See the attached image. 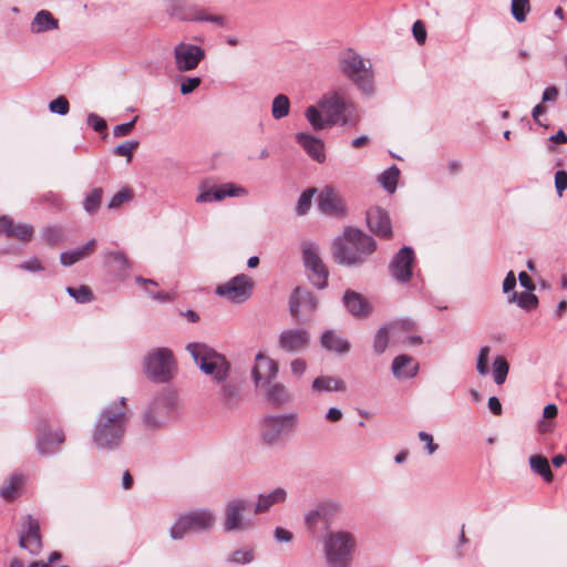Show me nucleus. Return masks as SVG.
I'll return each mask as SVG.
<instances>
[{
    "instance_id": "f257e3e1",
    "label": "nucleus",
    "mask_w": 567,
    "mask_h": 567,
    "mask_svg": "<svg viewBox=\"0 0 567 567\" xmlns=\"http://www.w3.org/2000/svg\"><path fill=\"white\" fill-rule=\"evenodd\" d=\"M131 420L127 399L121 396L102 408L92 429L96 449L113 451L121 446Z\"/></svg>"
},
{
    "instance_id": "f03ea898",
    "label": "nucleus",
    "mask_w": 567,
    "mask_h": 567,
    "mask_svg": "<svg viewBox=\"0 0 567 567\" xmlns=\"http://www.w3.org/2000/svg\"><path fill=\"white\" fill-rule=\"evenodd\" d=\"M377 248L374 239L362 230L347 227L343 236L333 240L332 255L340 265L358 266Z\"/></svg>"
},
{
    "instance_id": "7ed1b4c3",
    "label": "nucleus",
    "mask_w": 567,
    "mask_h": 567,
    "mask_svg": "<svg viewBox=\"0 0 567 567\" xmlns=\"http://www.w3.org/2000/svg\"><path fill=\"white\" fill-rule=\"evenodd\" d=\"M355 545V537L351 532L328 529L322 536L323 554L328 566L349 567Z\"/></svg>"
},
{
    "instance_id": "20e7f679",
    "label": "nucleus",
    "mask_w": 567,
    "mask_h": 567,
    "mask_svg": "<svg viewBox=\"0 0 567 567\" xmlns=\"http://www.w3.org/2000/svg\"><path fill=\"white\" fill-rule=\"evenodd\" d=\"M186 350L192 355L200 371L210 375L217 383L225 382L230 372V363L225 355L218 353L212 347L199 343L190 342L187 344Z\"/></svg>"
},
{
    "instance_id": "39448f33",
    "label": "nucleus",
    "mask_w": 567,
    "mask_h": 567,
    "mask_svg": "<svg viewBox=\"0 0 567 567\" xmlns=\"http://www.w3.org/2000/svg\"><path fill=\"white\" fill-rule=\"evenodd\" d=\"M319 107L328 118V125L336 124L355 126L360 115L354 105L348 101L341 91H329L319 102Z\"/></svg>"
},
{
    "instance_id": "423d86ee",
    "label": "nucleus",
    "mask_w": 567,
    "mask_h": 567,
    "mask_svg": "<svg viewBox=\"0 0 567 567\" xmlns=\"http://www.w3.org/2000/svg\"><path fill=\"white\" fill-rule=\"evenodd\" d=\"M299 424L297 412L268 414L260 421V440L264 445H279Z\"/></svg>"
},
{
    "instance_id": "0eeeda50",
    "label": "nucleus",
    "mask_w": 567,
    "mask_h": 567,
    "mask_svg": "<svg viewBox=\"0 0 567 567\" xmlns=\"http://www.w3.org/2000/svg\"><path fill=\"white\" fill-rule=\"evenodd\" d=\"M343 75L350 79L361 91L369 94L373 91V72L369 60L352 50L343 52L339 60Z\"/></svg>"
},
{
    "instance_id": "6e6552de",
    "label": "nucleus",
    "mask_w": 567,
    "mask_h": 567,
    "mask_svg": "<svg viewBox=\"0 0 567 567\" xmlns=\"http://www.w3.org/2000/svg\"><path fill=\"white\" fill-rule=\"evenodd\" d=\"M143 365L146 377L158 383L168 382L176 369L173 352L168 348H156L150 351L144 358Z\"/></svg>"
},
{
    "instance_id": "1a4fd4ad",
    "label": "nucleus",
    "mask_w": 567,
    "mask_h": 567,
    "mask_svg": "<svg viewBox=\"0 0 567 567\" xmlns=\"http://www.w3.org/2000/svg\"><path fill=\"white\" fill-rule=\"evenodd\" d=\"M215 515L208 508L193 509L179 515L171 527V537L182 539L188 532H205L215 524Z\"/></svg>"
},
{
    "instance_id": "9d476101",
    "label": "nucleus",
    "mask_w": 567,
    "mask_h": 567,
    "mask_svg": "<svg viewBox=\"0 0 567 567\" xmlns=\"http://www.w3.org/2000/svg\"><path fill=\"white\" fill-rule=\"evenodd\" d=\"M174 415V400L166 395L157 396L142 412V425L145 431L155 432L165 426Z\"/></svg>"
},
{
    "instance_id": "9b49d317",
    "label": "nucleus",
    "mask_w": 567,
    "mask_h": 567,
    "mask_svg": "<svg viewBox=\"0 0 567 567\" xmlns=\"http://www.w3.org/2000/svg\"><path fill=\"white\" fill-rule=\"evenodd\" d=\"M250 509V502L245 498H234L225 506L223 528L226 533L245 530L251 526V522L245 518V513Z\"/></svg>"
},
{
    "instance_id": "f8f14e48",
    "label": "nucleus",
    "mask_w": 567,
    "mask_h": 567,
    "mask_svg": "<svg viewBox=\"0 0 567 567\" xmlns=\"http://www.w3.org/2000/svg\"><path fill=\"white\" fill-rule=\"evenodd\" d=\"M252 288L254 281L247 275L240 274L226 284L217 286L216 295L231 302L241 303L250 298Z\"/></svg>"
},
{
    "instance_id": "ddd939ff",
    "label": "nucleus",
    "mask_w": 567,
    "mask_h": 567,
    "mask_svg": "<svg viewBox=\"0 0 567 567\" xmlns=\"http://www.w3.org/2000/svg\"><path fill=\"white\" fill-rule=\"evenodd\" d=\"M415 256L411 247H402L389 264L390 276L398 282L406 284L412 277V266Z\"/></svg>"
},
{
    "instance_id": "4468645a",
    "label": "nucleus",
    "mask_w": 567,
    "mask_h": 567,
    "mask_svg": "<svg viewBox=\"0 0 567 567\" xmlns=\"http://www.w3.org/2000/svg\"><path fill=\"white\" fill-rule=\"evenodd\" d=\"M175 65L179 72L192 71L205 58V51L194 44L179 43L174 48Z\"/></svg>"
},
{
    "instance_id": "2eb2a0df",
    "label": "nucleus",
    "mask_w": 567,
    "mask_h": 567,
    "mask_svg": "<svg viewBox=\"0 0 567 567\" xmlns=\"http://www.w3.org/2000/svg\"><path fill=\"white\" fill-rule=\"evenodd\" d=\"M278 364L266 354L258 352L255 357V364L251 370V378L256 388L274 381L278 377Z\"/></svg>"
},
{
    "instance_id": "dca6fc26",
    "label": "nucleus",
    "mask_w": 567,
    "mask_h": 567,
    "mask_svg": "<svg viewBox=\"0 0 567 567\" xmlns=\"http://www.w3.org/2000/svg\"><path fill=\"white\" fill-rule=\"evenodd\" d=\"M19 545L31 555H38L42 549L40 524L38 519L28 515L19 535Z\"/></svg>"
},
{
    "instance_id": "f3484780",
    "label": "nucleus",
    "mask_w": 567,
    "mask_h": 567,
    "mask_svg": "<svg viewBox=\"0 0 567 567\" xmlns=\"http://www.w3.org/2000/svg\"><path fill=\"white\" fill-rule=\"evenodd\" d=\"M391 338L394 342L404 346H419L423 342L421 336L414 333L415 322L411 319H402L390 323Z\"/></svg>"
},
{
    "instance_id": "a211bd4d",
    "label": "nucleus",
    "mask_w": 567,
    "mask_h": 567,
    "mask_svg": "<svg viewBox=\"0 0 567 567\" xmlns=\"http://www.w3.org/2000/svg\"><path fill=\"white\" fill-rule=\"evenodd\" d=\"M37 432V450L41 455L48 456L56 453L65 441L63 431L60 430L50 433L47 431V426L43 422L39 424Z\"/></svg>"
},
{
    "instance_id": "6ab92c4d",
    "label": "nucleus",
    "mask_w": 567,
    "mask_h": 567,
    "mask_svg": "<svg viewBox=\"0 0 567 567\" xmlns=\"http://www.w3.org/2000/svg\"><path fill=\"white\" fill-rule=\"evenodd\" d=\"M278 343L285 352H300L309 343V333L303 328L286 329L279 334Z\"/></svg>"
},
{
    "instance_id": "aec40b11",
    "label": "nucleus",
    "mask_w": 567,
    "mask_h": 567,
    "mask_svg": "<svg viewBox=\"0 0 567 567\" xmlns=\"http://www.w3.org/2000/svg\"><path fill=\"white\" fill-rule=\"evenodd\" d=\"M317 307L318 299L312 292L302 288L293 290L290 298V312L295 319L300 320L302 312L312 313Z\"/></svg>"
},
{
    "instance_id": "412c9836",
    "label": "nucleus",
    "mask_w": 567,
    "mask_h": 567,
    "mask_svg": "<svg viewBox=\"0 0 567 567\" xmlns=\"http://www.w3.org/2000/svg\"><path fill=\"white\" fill-rule=\"evenodd\" d=\"M260 389H262L265 400L274 408L288 405L293 400L291 391L277 380L264 384Z\"/></svg>"
},
{
    "instance_id": "4be33fe9",
    "label": "nucleus",
    "mask_w": 567,
    "mask_h": 567,
    "mask_svg": "<svg viewBox=\"0 0 567 567\" xmlns=\"http://www.w3.org/2000/svg\"><path fill=\"white\" fill-rule=\"evenodd\" d=\"M246 194V189L234 183H227L219 187L202 190L197 197V203L219 202L225 197H239Z\"/></svg>"
},
{
    "instance_id": "5701e85b",
    "label": "nucleus",
    "mask_w": 567,
    "mask_h": 567,
    "mask_svg": "<svg viewBox=\"0 0 567 567\" xmlns=\"http://www.w3.org/2000/svg\"><path fill=\"white\" fill-rule=\"evenodd\" d=\"M0 234L28 243L31 241L34 236V228L31 224L27 223L14 225L10 217L0 216Z\"/></svg>"
},
{
    "instance_id": "b1692460",
    "label": "nucleus",
    "mask_w": 567,
    "mask_h": 567,
    "mask_svg": "<svg viewBox=\"0 0 567 567\" xmlns=\"http://www.w3.org/2000/svg\"><path fill=\"white\" fill-rule=\"evenodd\" d=\"M367 224L370 230L379 237L388 238L392 235L390 217L379 207H372L367 212Z\"/></svg>"
},
{
    "instance_id": "393cba45",
    "label": "nucleus",
    "mask_w": 567,
    "mask_h": 567,
    "mask_svg": "<svg viewBox=\"0 0 567 567\" xmlns=\"http://www.w3.org/2000/svg\"><path fill=\"white\" fill-rule=\"evenodd\" d=\"M318 206L326 215L342 216L346 212V207L341 198L331 188H326L320 194Z\"/></svg>"
},
{
    "instance_id": "a878e982",
    "label": "nucleus",
    "mask_w": 567,
    "mask_h": 567,
    "mask_svg": "<svg viewBox=\"0 0 567 567\" xmlns=\"http://www.w3.org/2000/svg\"><path fill=\"white\" fill-rule=\"evenodd\" d=\"M287 495V491L284 487H276L268 493L259 494L255 503L254 513L262 514L268 512L274 505L285 503Z\"/></svg>"
},
{
    "instance_id": "bb28decb",
    "label": "nucleus",
    "mask_w": 567,
    "mask_h": 567,
    "mask_svg": "<svg viewBox=\"0 0 567 567\" xmlns=\"http://www.w3.org/2000/svg\"><path fill=\"white\" fill-rule=\"evenodd\" d=\"M343 305L355 317H367L371 312L369 301L362 295L350 289L344 292Z\"/></svg>"
},
{
    "instance_id": "cd10ccee",
    "label": "nucleus",
    "mask_w": 567,
    "mask_h": 567,
    "mask_svg": "<svg viewBox=\"0 0 567 567\" xmlns=\"http://www.w3.org/2000/svg\"><path fill=\"white\" fill-rule=\"evenodd\" d=\"M296 141L312 159L319 163L324 161V144L320 138L306 133H298Z\"/></svg>"
},
{
    "instance_id": "c85d7f7f",
    "label": "nucleus",
    "mask_w": 567,
    "mask_h": 567,
    "mask_svg": "<svg viewBox=\"0 0 567 567\" xmlns=\"http://www.w3.org/2000/svg\"><path fill=\"white\" fill-rule=\"evenodd\" d=\"M392 373L396 379H412L419 371V364L408 354H400L393 359Z\"/></svg>"
},
{
    "instance_id": "c756f323",
    "label": "nucleus",
    "mask_w": 567,
    "mask_h": 567,
    "mask_svg": "<svg viewBox=\"0 0 567 567\" xmlns=\"http://www.w3.org/2000/svg\"><path fill=\"white\" fill-rule=\"evenodd\" d=\"M313 392L321 394L326 392H343L346 383L342 379L332 375H319L311 383Z\"/></svg>"
},
{
    "instance_id": "7c9ffc66",
    "label": "nucleus",
    "mask_w": 567,
    "mask_h": 567,
    "mask_svg": "<svg viewBox=\"0 0 567 567\" xmlns=\"http://www.w3.org/2000/svg\"><path fill=\"white\" fill-rule=\"evenodd\" d=\"M320 344L327 351H333L340 354L347 353L350 349L349 341L333 330H326L322 332Z\"/></svg>"
},
{
    "instance_id": "2f4dec72",
    "label": "nucleus",
    "mask_w": 567,
    "mask_h": 567,
    "mask_svg": "<svg viewBox=\"0 0 567 567\" xmlns=\"http://www.w3.org/2000/svg\"><path fill=\"white\" fill-rule=\"evenodd\" d=\"M95 239L89 240L85 245L76 247L71 251H64L60 256V261L63 266L69 267L85 256L90 255L95 248Z\"/></svg>"
},
{
    "instance_id": "473e14b6",
    "label": "nucleus",
    "mask_w": 567,
    "mask_h": 567,
    "mask_svg": "<svg viewBox=\"0 0 567 567\" xmlns=\"http://www.w3.org/2000/svg\"><path fill=\"white\" fill-rule=\"evenodd\" d=\"M58 28L59 21L47 10L39 11L31 24V29L34 33H42Z\"/></svg>"
},
{
    "instance_id": "72a5a7b5",
    "label": "nucleus",
    "mask_w": 567,
    "mask_h": 567,
    "mask_svg": "<svg viewBox=\"0 0 567 567\" xmlns=\"http://www.w3.org/2000/svg\"><path fill=\"white\" fill-rule=\"evenodd\" d=\"M321 519L324 524L330 525L341 513L342 504L336 499H324L317 503Z\"/></svg>"
},
{
    "instance_id": "f704fd0d",
    "label": "nucleus",
    "mask_w": 567,
    "mask_h": 567,
    "mask_svg": "<svg viewBox=\"0 0 567 567\" xmlns=\"http://www.w3.org/2000/svg\"><path fill=\"white\" fill-rule=\"evenodd\" d=\"M508 302H515L525 310H533L538 306V298L530 290H527L519 293L513 292L508 296Z\"/></svg>"
},
{
    "instance_id": "c9c22d12",
    "label": "nucleus",
    "mask_w": 567,
    "mask_h": 567,
    "mask_svg": "<svg viewBox=\"0 0 567 567\" xmlns=\"http://www.w3.org/2000/svg\"><path fill=\"white\" fill-rule=\"evenodd\" d=\"M307 271L308 277L313 286H316L318 289H323L327 287L329 274L322 261L307 269Z\"/></svg>"
},
{
    "instance_id": "e433bc0d",
    "label": "nucleus",
    "mask_w": 567,
    "mask_h": 567,
    "mask_svg": "<svg viewBox=\"0 0 567 567\" xmlns=\"http://www.w3.org/2000/svg\"><path fill=\"white\" fill-rule=\"evenodd\" d=\"M529 465L534 472L540 475L545 482L553 481V473L546 457L540 455H533L529 457Z\"/></svg>"
},
{
    "instance_id": "4c0bfd02",
    "label": "nucleus",
    "mask_w": 567,
    "mask_h": 567,
    "mask_svg": "<svg viewBox=\"0 0 567 567\" xmlns=\"http://www.w3.org/2000/svg\"><path fill=\"white\" fill-rule=\"evenodd\" d=\"M508 371L509 364L507 360L502 355L496 357L493 361V378L497 385H502L506 381Z\"/></svg>"
},
{
    "instance_id": "58836bf2",
    "label": "nucleus",
    "mask_w": 567,
    "mask_h": 567,
    "mask_svg": "<svg viewBox=\"0 0 567 567\" xmlns=\"http://www.w3.org/2000/svg\"><path fill=\"white\" fill-rule=\"evenodd\" d=\"M255 559V550L251 547H243L233 551L228 558L227 563L234 565H246L250 564Z\"/></svg>"
},
{
    "instance_id": "ea45409f",
    "label": "nucleus",
    "mask_w": 567,
    "mask_h": 567,
    "mask_svg": "<svg viewBox=\"0 0 567 567\" xmlns=\"http://www.w3.org/2000/svg\"><path fill=\"white\" fill-rule=\"evenodd\" d=\"M183 18L186 20H190V21H208V22L216 23L218 25H225V23H226V18L224 16L212 14L208 12V10H204V9L198 10L194 13L185 14Z\"/></svg>"
},
{
    "instance_id": "a19ab883",
    "label": "nucleus",
    "mask_w": 567,
    "mask_h": 567,
    "mask_svg": "<svg viewBox=\"0 0 567 567\" xmlns=\"http://www.w3.org/2000/svg\"><path fill=\"white\" fill-rule=\"evenodd\" d=\"M290 110V101L288 96L284 94H278L274 101L271 106V114L276 120H280L289 114Z\"/></svg>"
},
{
    "instance_id": "79ce46f5",
    "label": "nucleus",
    "mask_w": 567,
    "mask_h": 567,
    "mask_svg": "<svg viewBox=\"0 0 567 567\" xmlns=\"http://www.w3.org/2000/svg\"><path fill=\"white\" fill-rule=\"evenodd\" d=\"M22 483H23V480H22L21 475L12 474L10 476L8 483H6L2 486V488L0 489L1 497H3L4 499H12V498H14L16 495H17V491L22 485Z\"/></svg>"
},
{
    "instance_id": "37998d69",
    "label": "nucleus",
    "mask_w": 567,
    "mask_h": 567,
    "mask_svg": "<svg viewBox=\"0 0 567 567\" xmlns=\"http://www.w3.org/2000/svg\"><path fill=\"white\" fill-rule=\"evenodd\" d=\"M307 120L309 121L310 125L316 131H320L326 128L328 125V118L322 116V113L318 110V107L311 105L306 110L305 113Z\"/></svg>"
},
{
    "instance_id": "c03bdc74",
    "label": "nucleus",
    "mask_w": 567,
    "mask_h": 567,
    "mask_svg": "<svg viewBox=\"0 0 567 567\" xmlns=\"http://www.w3.org/2000/svg\"><path fill=\"white\" fill-rule=\"evenodd\" d=\"M302 258L306 269H309L322 260L318 254V247L313 244H305L302 247Z\"/></svg>"
},
{
    "instance_id": "a18cd8bd",
    "label": "nucleus",
    "mask_w": 567,
    "mask_h": 567,
    "mask_svg": "<svg viewBox=\"0 0 567 567\" xmlns=\"http://www.w3.org/2000/svg\"><path fill=\"white\" fill-rule=\"evenodd\" d=\"M391 336L390 324L388 327H381L375 336L373 341V349L378 354H381L385 351L389 342V338Z\"/></svg>"
},
{
    "instance_id": "49530a36",
    "label": "nucleus",
    "mask_w": 567,
    "mask_h": 567,
    "mask_svg": "<svg viewBox=\"0 0 567 567\" xmlns=\"http://www.w3.org/2000/svg\"><path fill=\"white\" fill-rule=\"evenodd\" d=\"M64 238L63 228L60 226H49L42 230V239L48 245H56Z\"/></svg>"
},
{
    "instance_id": "de8ad7c7",
    "label": "nucleus",
    "mask_w": 567,
    "mask_h": 567,
    "mask_svg": "<svg viewBox=\"0 0 567 567\" xmlns=\"http://www.w3.org/2000/svg\"><path fill=\"white\" fill-rule=\"evenodd\" d=\"M101 200H102V189L94 188L84 198L83 208L85 209L86 213L93 214L100 208Z\"/></svg>"
},
{
    "instance_id": "09e8293b",
    "label": "nucleus",
    "mask_w": 567,
    "mask_h": 567,
    "mask_svg": "<svg viewBox=\"0 0 567 567\" xmlns=\"http://www.w3.org/2000/svg\"><path fill=\"white\" fill-rule=\"evenodd\" d=\"M66 292L80 303H86L93 300V293L87 286H80L78 288L68 287Z\"/></svg>"
},
{
    "instance_id": "8fccbe9b",
    "label": "nucleus",
    "mask_w": 567,
    "mask_h": 567,
    "mask_svg": "<svg viewBox=\"0 0 567 567\" xmlns=\"http://www.w3.org/2000/svg\"><path fill=\"white\" fill-rule=\"evenodd\" d=\"M530 10L528 0H512V14L518 22H524Z\"/></svg>"
},
{
    "instance_id": "3c124183",
    "label": "nucleus",
    "mask_w": 567,
    "mask_h": 567,
    "mask_svg": "<svg viewBox=\"0 0 567 567\" xmlns=\"http://www.w3.org/2000/svg\"><path fill=\"white\" fill-rule=\"evenodd\" d=\"M316 193V188H309L300 195L296 208L298 215L302 216L308 213L311 207L312 197Z\"/></svg>"
},
{
    "instance_id": "603ef678",
    "label": "nucleus",
    "mask_w": 567,
    "mask_h": 567,
    "mask_svg": "<svg viewBox=\"0 0 567 567\" xmlns=\"http://www.w3.org/2000/svg\"><path fill=\"white\" fill-rule=\"evenodd\" d=\"M132 198L133 190L128 187H124L111 197L107 206L109 208L114 209L120 207L122 204L130 202Z\"/></svg>"
},
{
    "instance_id": "864d4df0",
    "label": "nucleus",
    "mask_w": 567,
    "mask_h": 567,
    "mask_svg": "<svg viewBox=\"0 0 567 567\" xmlns=\"http://www.w3.org/2000/svg\"><path fill=\"white\" fill-rule=\"evenodd\" d=\"M489 352H491L489 346H483L480 348L477 360H476V370L480 375H486L488 373Z\"/></svg>"
},
{
    "instance_id": "5fc2aeb1",
    "label": "nucleus",
    "mask_w": 567,
    "mask_h": 567,
    "mask_svg": "<svg viewBox=\"0 0 567 567\" xmlns=\"http://www.w3.org/2000/svg\"><path fill=\"white\" fill-rule=\"evenodd\" d=\"M303 522H305L306 527L310 532H315L316 530V528L318 526V523L322 522V519H321V512H320V509H319L317 504H316V506L313 508L307 511L303 514Z\"/></svg>"
},
{
    "instance_id": "6e6d98bb",
    "label": "nucleus",
    "mask_w": 567,
    "mask_h": 567,
    "mask_svg": "<svg viewBox=\"0 0 567 567\" xmlns=\"http://www.w3.org/2000/svg\"><path fill=\"white\" fill-rule=\"evenodd\" d=\"M138 145V141H126L114 148V154L117 156H124L130 162Z\"/></svg>"
},
{
    "instance_id": "4d7b16f0",
    "label": "nucleus",
    "mask_w": 567,
    "mask_h": 567,
    "mask_svg": "<svg viewBox=\"0 0 567 567\" xmlns=\"http://www.w3.org/2000/svg\"><path fill=\"white\" fill-rule=\"evenodd\" d=\"M49 109L52 113L65 115L70 111V104H69L68 99L65 96L61 95L50 102Z\"/></svg>"
},
{
    "instance_id": "13d9d810",
    "label": "nucleus",
    "mask_w": 567,
    "mask_h": 567,
    "mask_svg": "<svg viewBox=\"0 0 567 567\" xmlns=\"http://www.w3.org/2000/svg\"><path fill=\"white\" fill-rule=\"evenodd\" d=\"M107 256L116 264L117 270L127 271L131 268L130 260L122 251H112Z\"/></svg>"
},
{
    "instance_id": "bf43d9fd",
    "label": "nucleus",
    "mask_w": 567,
    "mask_h": 567,
    "mask_svg": "<svg viewBox=\"0 0 567 567\" xmlns=\"http://www.w3.org/2000/svg\"><path fill=\"white\" fill-rule=\"evenodd\" d=\"M417 437L422 443H424L429 455L434 454L439 449V445L434 443L433 436L430 433L421 431L419 432Z\"/></svg>"
},
{
    "instance_id": "052dcab7",
    "label": "nucleus",
    "mask_w": 567,
    "mask_h": 567,
    "mask_svg": "<svg viewBox=\"0 0 567 567\" xmlns=\"http://www.w3.org/2000/svg\"><path fill=\"white\" fill-rule=\"evenodd\" d=\"M87 124L96 132H104L107 127L106 121L95 113L87 116Z\"/></svg>"
},
{
    "instance_id": "680f3d73",
    "label": "nucleus",
    "mask_w": 567,
    "mask_h": 567,
    "mask_svg": "<svg viewBox=\"0 0 567 567\" xmlns=\"http://www.w3.org/2000/svg\"><path fill=\"white\" fill-rule=\"evenodd\" d=\"M136 120H137V117H134L133 121H131L128 123L116 125L113 130V135L115 137H123V136L131 134V132L133 131V128L135 126Z\"/></svg>"
},
{
    "instance_id": "e2e57ef3",
    "label": "nucleus",
    "mask_w": 567,
    "mask_h": 567,
    "mask_svg": "<svg viewBox=\"0 0 567 567\" xmlns=\"http://www.w3.org/2000/svg\"><path fill=\"white\" fill-rule=\"evenodd\" d=\"M412 31L417 43L423 44L426 40V29L424 23L421 20L415 21Z\"/></svg>"
},
{
    "instance_id": "0e129e2a",
    "label": "nucleus",
    "mask_w": 567,
    "mask_h": 567,
    "mask_svg": "<svg viewBox=\"0 0 567 567\" xmlns=\"http://www.w3.org/2000/svg\"><path fill=\"white\" fill-rule=\"evenodd\" d=\"M19 268L30 271V272L43 270V267L37 257H32V258L25 260L24 262L20 264Z\"/></svg>"
},
{
    "instance_id": "69168bd1",
    "label": "nucleus",
    "mask_w": 567,
    "mask_h": 567,
    "mask_svg": "<svg viewBox=\"0 0 567 567\" xmlns=\"http://www.w3.org/2000/svg\"><path fill=\"white\" fill-rule=\"evenodd\" d=\"M290 370L293 375L301 377L307 370V362L301 358L293 359L290 362Z\"/></svg>"
},
{
    "instance_id": "338daca9",
    "label": "nucleus",
    "mask_w": 567,
    "mask_h": 567,
    "mask_svg": "<svg viewBox=\"0 0 567 567\" xmlns=\"http://www.w3.org/2000/svg\"><path fill=\"white\" fill-rule=\"evenodd\" d=\"M200 85L199 78H190L184 81L181 85V92L183 94H189Z\"/></svg>"
},
{
    "instance_id": "774afa93",
    "label": "nucleus",
    "mask_w": 567,
    "mask_h": 567,
    "mask_svg": "<svg viewBox=\"0 0 567 567\" xmlns=\"http://www.w3.org/2000/svg\"><path fill=\"white\" fill-rule=\"evenodd\" d=\"M293 538V535L288 529H285L282 527H276L275 528V539L279 543H289Z\"/></svg>"
}]
</instances>
